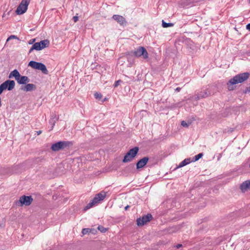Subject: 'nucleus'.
<instances>
[{
    "label": "nucleus",
    "instance_id": "1",
    "mask_svg": "<svg viewBox=\"0 0 250 250\" xmlns=\"http://www.w3.org/2000/svg\"><path fill=\"white\" fill-rule=\"evenodd\" d=\"M250 77V73L245 72L236 75L230 79L227 83L228 88L229 90H233L234 87L233 85L238 83H242L246 81Z\"/></svg>",
    "mask_w": 250,
    "mask_h": 250
},
{
    "label": "nucleus",
    "instance_id": "2",
    "mask_svg": "<svg viewBox=\"0 0 250 250\" xmlns=\"http://www.w3.org/2000/svg\"><path fill=\"white\" fill-rule=\"evenodd\" d=\"M126 55L128 56L129 57L135 56L137 58L142 56L143 58L145 59H147L148 58V54L146 49L143 46H139L133 51L127 52L126 53ZM129 59L130 58L128 57V61H129Z\"/></svg>",
    "mask_w": 250,
    "mask_h": 250
},
{
    "label": "nucleus",
    "instance_id": "3",
    "mask_svg": "<svg viewBox=\"0 0 250 250\" xmlns=\"http://www.w3.org/2000/svg\"><path fill=\"white\" fill-rule=\"evenodd\" d=\"M72 145L73 143L70 141H59L52 144L51 149L53 151H59L61 150L68 149Z\"/></svg>",
    "mask_w": 250,
    "mask_h": 250
},
{
    "label": "nucleus",
    "instance_id": "4",
    "mask_svg": "<svg viewBox=\"0 0 250 250\" xmlns=\"http://www.w3.org/2000/svg\"><path fill=\"white\" fill-rule=\"evenodd\" d=\"M139 150V147L137 146L130 149L124 156L122 162L124 163H126L132 161L137 155Z\"/></svg>",
    "mask_w": 250,
    "mask_h": 250
},
{
    "label": "nucleus",
    "instance_id": "5",
    "mask_svg": "<svg viewBox=\"0 0 250 250\" xmlns=\"http://www.w3.org/2000/svg\"><path fill=\"white\" fill-rule=\"evenodd\" d=\"M28 66L34 69L41 70L44 74H48V73L46 66L42 62L31 61L29 62Z\"/></svg>",
    "mask_w": 250,
    "mask_h": 250
},
{
    "label": "nucleus",
    "instance_id": "6",
    "mask_svg": "<svg viewBox=\"0 0 250 250\" xmlns=\"http://www.w3.org/2000/svg\"><path fill=\"white\" fill-rule=\"evenodd\" d=\"M33 199L31 196L22 195L20 197L18 201H16L17 206L22 207L23 206H28L31 204Z\"/></svg>",
    "mask_w": 250,
    "mask_h": 250
},
{
    "label": "nucleus",
    "instance_id": "7",
    "mask_svg": "<svg viewBox=\"0 0 250 250\" xmlns=\"http://www.w3.org/2000/svg\"><path fill=\"white\" fill-rule=\"evenodd\" d=\"M15 84V82L13 80H7L4 82L0 85V95L5 90H12L14 88Z\"/></svg>",
    "mask_w": 250,
    "mask_h": 250
},
{
    "label": "nucleus",
    "instance_id": "8",
    "mask_svg": "<svg viewBox=\"0 0 250 250\" xmlns=\"http://www.w3.org/2000/svg\"><path fill=\"white\" fill-rule=\"evenodd\" d=\"M28 4L29 2L27 0H22L16 10V13L18 15L24 13L27 9Z\"/></svg>",
    "mask_w": 250,
    "mask_h": 250
},
{
    "label": "nucleus",
    "instance_id": "9",
    "mask_svg": "<svg viewBox=\"0 0 250 250\" xmlns=\"http://www.w3.org/2000/svg\"><path fill=\"white\" fill-rule=\"evenodd\" d=\"M152 218L151 214L148 213L146 215H144L142 218H139L137 219V225L138 226H143L146 223L149 222Z\"/></svg>",
    "mask_w": 250,
    "mask_h": 250
},
{
    "label": "nucleus",
    "instance_id": "10",
    "mask_svg": "<svg viewBox=\"0 0 250 250\" xmlns=\"http://www.w3.org/2000/svg\"><path fill=\"white\" fill-rule=\"evenodd\" d=\"M210 95V93H208L207 89L202 90L198 94H195L193 98L195 100H199L201 98H204L208 97Z\"/></svg>",
    "mask_w": 250,
    "mask_h": 250
},
{
    "label": "nucleus",
    "instance_id": "11",
    "mask_svg": "<svg viewBox=\"0 0 250 250\" xmlns=\"http://www.w3.org/2000/svg\"><path fill=\"white\" fill-rule=\"evenodd\" d=\"M112 19L116 21L121 26H124L126 25L127 21L122 16L114 15L112 16Z\"/></svg>",
    "mask_w": 250,
    "mask_h": 250
},
{
    "label": "nucleus",
    "instance_id": "12",
    "mask_svg": "<svg viewBox=\"0 0 250 250\" xmlns=\"http://www.w3.org/2000/svg\"><path fill=\"white\" fill-rule=\"evenodd\" d=\"M149 160L148 157H144L142 159H140L136 163V168L139 169L141 168L144 167L147 163Z\"/></svg>",
    "mask_w": 250,
    "mask_h": 250
},
{
    "label": "nucleus",
    "instance_id": "13",
    "mask_svg": "<svg viewBox=\"0 0 250 250\" xmlns=\"http://www.w3.org/2000/svg\"><path fill=\"white\" fill-rule=\"evenodd\" d=\"M37 88L36 85L33 83H27L25 85H22L21 87V89L23 91H32L36 90Z\"/></svg>",
    "mask_w": 250,
    "mask_h": 250
},
{
    "label": "nucleus",
    "instance_id": "14",
    "mask_svg": "<svg viewBox=\"0 0 250 250\" xmlns=\"http://www.w3.org/2000/svg\"><path fill=\"white\" fill-rule=\"evenodd\" d=\"M106 196V193L104 192H100L97 194L95 197L92 199L94 202L96 204L99 203L101 201H103Z\"/></svg>",
    "mask_w": 250,
    "mask_h": 250
},
{
    "label": "nucleus",
    "instance_id": "15",
    "mask_svg": "<svg viewBox=\"0 0 250 250\" xmlns=\"http://www.w3.org/2000/svg\"><path fill=\"white\" fill-rule=\"evenodd\" d=\"M240 188L243 192H245L248 189L250 190V181H246L240 185Z\"/></svg>",
    "mask_w": 250,
    "mask_h": 250
},
{
    "label": "nucleus",
    "instance_id": "16",
    "mask_svg": "<svg viewBox=\"0 0 250 250\" xmlns=\"http://www.w3.org/2000/svg\"><path fill=\"white\" fill-rule=\"evenodd\" d=\"M21 77V75L19 71L17 69H15L10 73L8 78L9 79L15 78V80L18 81L19 78Z\"/></svg>",
    "mask_w": 250,
    "mask_h": 250
},
{
    "label": "nucleus",
    "instance_id": "17",
    "mask_svg": "<svg viewBox=\"0 0 250 250\" xmlns=\"http://www.w3.org/2000/svg\"><path fill=\"white\" fill-rule=\"evenodd\" d=\"M30 82V79L28 77L25 76H21L19 78V80L17 81L18 83L20 84H24Z\"/></svg>",
    "mask_w": 250,
    "mask_h": 250
},
{
    "label": "nucleus",
    "instance_id": "18",
    "mask_svg": "<svg viewBox=\"0 0 250 250\" xmlns=\"http://www.w3.org/2000/svg\"><path fill=\"white\" fill-rule=\"evenodd\" d=\"M42 50L49 46L50 42L48 40H44L39 42Z\"/></svg>",
    "mask_w": 250,
    "mask_h": 250
},
{
    "label": "nucleus",
    "instance_id": "19",
    "mask_svg": "<svg viewBox=\"0 0 250 250\" xmlns=\"http://www.w3.org/2000/svg\"><path fill=\"white\" fill-rule=\"evenodd\" d=\"M199 0H182L181 4H183L184 6H188L190 5L191 3H196L198 2Z\"/></svg>",
    "mask_w": 250,
    "mask_h": 250
},
{
    "label": "nucleus",
    "instance_id": "20",
    "mask_svg": "<svg viewBox=\"0 0 250 250\" xmlns=\"http://www.w3.org/2000/svg\"><path fill=\"white\" fill-rule=\"evenodd\" d=\"M191 160L190 158L185 159L183 160L179 165L178 167H182L184 166H186L187 165L189 164L191 162Z\"/></svg>",
    "mask_w": 250,
    "mask_h": 250
},
{
    "label": "nucleus",
    "instance_id": "21",
    "mask_svg": "<svg viewBox=\"0 0 250 250\" xmlns=\"http://www.w3.org/2000/svg\"><path fill=\"white\" fill-rule=\"evenodd\" d=\"M174 25V24L172 23H167L165 22L164 20L162 21V26L164 28H167L169 27H172Z\"/></svg>",
    "mask_w": 250,
    "mask_h": 250
},
{
    "label": "nucleus",
    "instance_id": "22",
    "mask_svg": "<svg viewBox=\"0 0 250 250\" xmlns=\"http://www.w3.org/2000/svg\"><path fill=\"white\" fill-rule=\"evenodd\" d=\"M96 204L94 202V201L92 200L89 203H88L84 208V210H86L90 208H92L94 205Z\"/></svg>",
    "mask_w": 250,
    "mask_h": 250
},
{
    "label": "nucleus",
    "instance_id": "23",
    "mask_svg": "<svg viewBox=\"0 0 250 250\" xmlns=\"http://www.w3.org/2000/svg\"><path fill=\"white\" fill-rule=\"evenodd\" d=\"M96 204L94 202V201L92 200L89 203H88L84 208V210H86L90 208H92L94 205Z\"/></svg>",
    "mask_w": 250,
    "mask_h": 250
},
{
    "label": "nucleus",
    "instance_id": "24",
    "mask_svg": "<svg viewBox=\"0 0 250 250\" xmlns=\"http://www.w3.org/2000/svg\"><path fill=\"white\" fill-rule=\"evenodd\" d=\"M203 156V154L202 153H199L198 154L195 155L193 158V160L191 161L192 162H196L198 161L199 159L202 157Z\"/></svg>",
    "mask_w": 250,
    "mask_h": 250
},
{
    "label": "nucleus",
    "instance_id": "25",
    "mask_svg": "<svg viewBox=\"0 0 250 250\" xmlns=\"http://www.w3.org/2000/svg\"><path fill=\"white\" fill-rule=\"evenodd\" d=\"M33 48H35V50L40 51L41 50V47L40 46V43L39 42H35L33 44Z\"/></svg>",
    "mask_w": 250,
    "mask_h": 250
},
{
    "label": "nucleus",
    "instance_id": "26",
    "mask_svg": "<svg viewBox=\"0 0 250 250\" xmlns=\"http://www.w3.org/2000/svg\"><path fill=\"white\" fill-rule=\"evenodd\" d=\"M94 97L96 99L100 100L102 98V95L100 93L96 92L94 94Z\"/></svg>",
    "mask_w": 250,
    "mask_h": 250
},
{
    "label": "nucleus",
    "instance_id": "27",
    "mask_svg": "<svg viewBox=\"0 0 250 250\" xmlns=\"http://www.w3.org/2000/svg\"><path fill=\"white\" fill-rule=\"evenodd\" d=\"M90 231H91V230L89 229L85 228V229H82V232L83 235H84V234L89 233Z\"/></svg>",
    "mask_w": 250,
    "mask_h": 250
},
{
    "label": "nucleus",
    "instance_id": "28",
    "mask_svg": "<svg viewBox=\"0 0 250 250\" xmlns=\"http://www.w3.org/2000/svg\"><path fill=\"white\" fill-rule=\"evenodd\" d=\"M98 229L102 232H105L107 230V229L102 226H99Z\"/></svg>",
    "mask_w": 250,
    "mask_h": 250
},
{
    "label": "nucleus",
    "instance_id": "29",
    "mask_svg": "<svg viewBox=\"0 0 250 250\" xmlns=\"http://www.w3.org/2000/svg\"><path fill=\"white\" fill-rule=\"evenodd\" d=\"M181 125L183 127H188L189 126V124H188L186 121H183L181 122Z\"/></svg>",
    "mask_w": 250,
    "mask_h": 250
},
{
    "label": "nucleus",
    "instance_id": "30",
    "mask_svg": "<svg viewBox=\"0 0 250 250\" xmlns=\"http://www.w3.org/2000/svg\"><path fill=\"white\" fill-rule=\"evenodd\" d=\"M121 83H122L121 80H119L117 81L114 84V87H117Z\"/></svg>",
    "mask_w": 250,
    "mask_h": 250
},
{
    "label": "nucleus",
    "instance_id": "31",
    "mask_svg": "<svg viewBox=\"0 0 250 250\" xmlns=\"http://www.w3.org/2000/svg\"><path fill=\"white\" fill-rule=\"evenodd\" d=\"M18 38L17 37V36H15V35H11L9 37H8V38L7 39V42L9 41L10 40L12 39H17Z\"/></svg>",
    "mask_w": 250,
    "mask_h": 250
},
{
    "label": "nucleus",
    "instance_id": "32",
    "mask_svg": "<svg viewBox=\"0 0 250 250\" xmlns=\"http://www.w3.org/2000/svg\"><path fill=\"white\" fill-rule=\"evenodd\" d=\"M36 41V39H31L29 40V41L28 42V43L29 44H34V42H35Z\"/></svg>",
    "mask_w": 250,
    "mask_h": 250
},
{
    "label": "nucleus",
    "instance_id": "33",
    "mask_svg": "<svg viewBox=\"0 0 250 250\" xmlns=\"http://www.w3.org/2000/svg\"><path fill=\"white\" fill-rule=\"evenodd\" d=\"M245 93H247L248 92H250V85L248 87H247L245 91H244Z\"/></svg>",
    "mask_w": 250,
    "mask_h": 250
},
{
    "label": "nucleus",
    "instance_id": "34",
    "mask_svg": "<svg viewBox=\"0 0 250 250\" xmlns=\"http://www.w3.org/2000/svg\"><path fill=\"white\" fill-rule=\"evenodd\" d=\"M79 18L78 16H74L73 18V20L75 22H76L78 21Z\"/></svg>",
    "mask_w": 250,
    "mask_h": 250
},
{
    "label": "nucleus",
    "instance_id": "35",
    "mask_svg": "<svg viewBox=\"0 0 250 250\" xmlns=\"http://www.w3.org/2000/svg\"><path fill=\"white\" fill-rule=\"evenodd\" d=\"M246 28L247 30L250 31V23L246 25Z\"/></svg>",
    "mask_w": 250,
    "mask_h": 250
},
{
    "label": "nucleus",
    "instance_id": "36",
    "mask_svg": "<svg viewBox=\"0 0 250 250\" xmlns=\"http://www.w3.org/2000/svg\"><path fill=\"white\" fill-rule=\"evenodd\" d=\"M34 50H35V48H33V46H32L29 50V53H31Z\"/></svg>",
    "mask_w": 250,
    "mask_h": 250
},
{
    "label": "nucleus",
    "instance_id": "37",
    "mask_svg": "<svg viewBox=\"0 0 250 250\" xmlns=\"http://www.w3.org/2000/svg\"><path fill=\"white\" fill-rule=\"evenodd\" d=\"M233 131V128H230V129H229L228 131V132H229V133H231L232 131Z\"/></svg>",
    "mask_w": 250,
    "mask_h": 250
},
{
    "label": "nucleus",
    "instance_id": "38",
    "mask_svg": "<svg viewBox=\"0 0 250 250\" xmlns=\"http://www.w3.org/2000/svg\"><path fill=\"white\" fill-rule=\"evenodd\" d=\"M182 246V244H178V245L176 246V248H177V249H179V248H181Z\"/></svg>",
    "mask_w": 250,
    "mask_h": 250
},
{
    "label": "nucleus",
    "instance_id": "39",
    "mask_svg": "<svg viewBox=\"0 0 250 250\" xmlns=\"http://www.w3.org/2000/svg\"><path fill=\"white\" fill-rule=\"evenodd\" d=\"M181 90V88L180 87H177L175 89V91H177V92H179Z\"/></svg>",
    "mask_w": 250,
    "mask_h": 250
},
{
    "label": "nucleus",
    "instance_id": "40",
    "mask_svg": "<svg viewBox=\"0 0 250 250\" xmlns=\"http://www.w3.org/2000/svg\"><path fill=\"white\" fill-rule=\"evenodd\" d=\"M42 131L41 130H39L37 131V135H39L42 133Z\"/></svg>",
    "mask_w": 250,
    "mask_h": 250
},
{
    "label": "nucleus",
    "instance_id": "41",
    "mask_svg": "<svg viewBox=\"0 0 250 250\" xmlns=\"http://www.w3.org/2000/svg\"><path fill=\"white\" fill-rule=\"evenodd\" d=\"M129 207H130V206H129V205H127V206H126V207H125V210H127V209H128V208Z\"/></svg>",
    "mask_w": 250,
    "mask_h": 250
},
{
    "label": "nucleus",
    "instance_id": "42",
    "mask_svg": "<svg viewBox=\"0 0 250 250\" xmlns=\"http://www.w3.org/2000/svg\"><path fill=\"white\" fill-rule=\"evenodd\" d=\"M52 125H52V127H51V129H53V126H54V125H55V122H53V123H52Z\"/></svg>",
    "mask_w": 250,
    "mask_h": 250
},
{
    "label": "nucleus",
    "instance_id": "43",
    "mask_svg": "<svg viewBox=\"0 0 250 250\" xmlns=\"http://www.w3.org/2000/svg\"><path fill=\"white\" fill-rule=\"evenodd\" d=\"M249 2L250 3V0H249Z\"/></svg>",
    "mask_w": 250,
    "mask_h": 250
}]
</instances>
